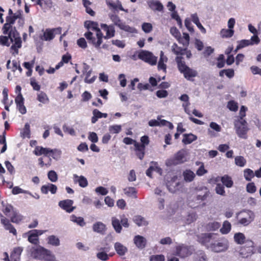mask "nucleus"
Here are the masks:
<instances>
[{
	"mask_svg": "<svg viewBox=\"0 0 261 261\" xmlns=\"http://www.w3.org/2000/svg\"><path fill=\"white\" fill-rule=\"evenodd\" d=\"M21 11H17L14 13V15L7 16L6 23L3 27V31L4 34H7L8 36H0V43L8 46L12 43L11 49L14 51L13 54H18V49L21 47V39L15 28L13 27L12 24L14 23L17 19L21 17Z\"/></svg>",
	"mask_w": 261,
	"mask_h": 261,
	"instance_id": "f257e3e1",
	"label": "nucleus"
},
{
	"mask_svg": "<svg viewBox=\"0 0 261 261\" xmlns=\"http://www.w3.org/2000/svg\"><path fill=\"white\" fill-rule=\"evenodd\" d=\"M218 236L216 233H203L198 236V241L213 252H225L229 248V242L226 238Z\"/></svg>",
	"mask_w": 261,
	"mask_h": 261,
	"instance_id": "f03ea898",
	"label": "nucleus"
},
{
	"mask_svg": "<svg viewBox=\"0 0 261 261\" xmlns=\"http://www.w3.org/2000/svg\"><path fill=\"white\" fill-rule=\"evenodd\" d=\"M182 59L183 58L180 56H177L175 58L177 67L180 73L184 74L185 78L190 81L191 78L197 76V72L187 66L185 62Z\"/></svg>",
	"mask_w": 261,
	"mask_h": 261,
	"instance_id": "7ed1b4c3",
	"label": "nucleus"
},
{
	"mask_svg": "<svg viewBox=\"0 0 261 261\" xmlns=\"http://www.w3.org/2000/svg\"><path fill=\"white\" fill-rule=\"evenodd\" d=\"M254 213L249 210H243L237 214V218L239 224L246 226L252 223L255 219Z\"/></svg>",
	"mask_w": 261,
	"mask_h": 261,
	"instance_id": "20e7f679",
	"label": "nucleus"
},
{
	"mask_svg": "<svg viewBox=\"0 0 261 261\" xmlns=\"http://www.w3.org/2000/svg\"><path fill=\"white\" fill-rule=\"evenodd\" d=\"M234 126L236 133L238 137L246 139L247 138V132L249 129L247 121L244 119L235 120Z\"/></svg>",
	"mask_w": 261,
	"mask_h": 261,
	"instance_id": "39448f33",
	"label": "nucleus"
},
{
	"mask_svg": "<svg viewBox=\"0 0 261 261\" xmlns=\"http://www.w3.org/2000/svg\"><path fill=\"white\" fill-rule=\"evenodd\" d=\"M254 248V242L247 239L245 245L240 248L239 254L243 258H247L255 253Z\"/></svg>",
	"mask_w": 261,
	"mask_h": 261,
	"instance_id": "423d86ee",
	"label": "nucleus"
},
{
	"mask_svg": "<svg viewBox=\"0 0 261 261\" xmlns=\"http://www.w3.org/2000/svg\"><path fill=\"white\" fill-rule=\"evenodd\" d=\"M96 38L93 36V33L90 31L85 33L84 36L88 40L89 43L92 44L97 50L100 48V45L102 42L103 34L101 31L96 33Z\"/></svg>",
	"mask_w": 261,
	"mask_h": 261,
	"instance_id": "0eeeda50",
	"label": "nucleus"
},
{
	"mask_svg": "<svg viewBox=\"0 0 261 261\" xmlns=\"http://www.w3.org/2000/svg\"><path fill=\"white\" fill-rule=\"evenodd\" d=\"M167 189L171 193H175L182 187V184L178 179L177 175H173L166 182Z\"/></svg>",
	"mask_w": 261,
	"mask_h": 261,
	"instance_id": "6e6552de",
	"label": "nucleus"
},
{
	"mask_svg": "<svg viewBox=\"0 0 261 261\" xmlns=\"http://www.w3.org/2000/svg\"><path fill=\"white\" fill-rule=\"evenodd\" d=\"M140 59L151 65H155L157 63V57L153 54L147 50H142L138 55Z\"/></svg>",
	"mask_w": 261,
	"mask_h": 261,
	"instance_id": "1a4fd4ad",
	"label": "nucleus"
},
{
	"mask_svg": "<svg viewBox=\"0 0 261 261\" xmlns=\"http://www.w3.org/2000/svg\"><path fill=\"white\" fill-rule=\"evenodd\" d=\"M111 249V246L109 245L108 244H106L105 246H97L96 250L98 251L96 254V257L98 259L106 261L109 259V256L107 252H109ZM113 254H110V256H112Z\"/></svg>",
	"mask_w": 261,
	"mask_h": 261,
	"instance_id": "9d476101",
	"label": "nucleus"
},
{
	"mask_svg": "<svg viewBox=\"0 0 261 261\" xmlns=\"http://www.w3.org/2000/svg\"><path fill=\"white\" fill-rule=\"evenodd\" d=\"M192 253V249L184 244H180L175 248V254L181 258H185L190 255Z\"/></svg>",
	"mask_w": 261,
	"mask_h": 261,
	"instance_id": "9b49d317",
	"label": "nucleus"
},
{
	"mask_svg": "<svg viewBox=\"0 0 261 261\" xmlns=\"http://www.w3.org/2000/svg\"><path fill=\"white\" fill-rule=\"evenodd\" d=\"M1 217V222L4 225L5 229L8 230L11 233H12L14 236L17 235V231L14 227L10 223L9 220L4 217L2 214L0 215Z\"/></svg>",
	"mask_w": 261,
	"mask_h": 261,
	"instance_id": "f8f14e48",
	"label": "nucleus"
},
{
	"mask_svg": "<svg viewBox=\"0 0 261 261\" xmlns=\"http://www.w3.org/2000/svg\"><path fill=\"white\" fill-rule=\"evenodd\" d=\"M73 201L70 199H66L60 201L59 202V206L68 213L72 212L75 207L73 206Z\"/></svg>",
	"mask_w": 261,
	"mask_h": 261,
	"instance_id": "ddd939ff",
	"label": "nucleus"
},
{
	"mask_svg": "<svg viewBox=\"0 0 261 261\" xmlns=\"http://www.w3.org/2000/svg\"><path fill=\"white\" fill-rule=\"evenodd\" d=\"M101 28L106 32V35L103 36V38L105 39H109L115 36V31L113 25H107L106 24L101 23L100 24Z\"/></svg>",
	"mask_w": 261,
	"mask_h": 261,
	"instance_id": "4468645a",
	"label": "nucleus"
},
{
	"mask_svg": "<svg viewBox=\"0 0 261 261\" xmlns=\"http://www.w3.org/2000/svg\"><path fill=\"white\" fill-rule=\"evenodd\" d=\"M101 28L106 32V35L103 36V38L105 39H109L115 36V31L113 25H107L106 24L101 23L100 24Z\"/></svg>",
	"mask_w": 261,
	"mask_h": 261,
	"instance_id": "2eb2a0df",
	"label": "nucleus"
},
{
	"mask_svg": "<svg viewBox=\"0 0 261 261\" xmlns=\"http://www.w3.org/2000/svg\"><path fill=\"white\" fill-rule=\"evenodd\" d=\"M133 241L136 246L139 249H143L146 246L147 240L142 236L137 235L135 236Z\"/></svg>",
	"mask_w": 261,
	"mask_h": 261,
	"instance_id": "dca6fc26",
	"label": "nucleus"
},
{
	"mask_svg": "<svg viewBox=\"0 0 261 261\" xmlns=\"http://www.w3.org/2000/svg\"><path fill=\"white\" fill-rule=\"evenodd\" d=\"M147 4L149 8L154 11L162 12L163 11L164 6L159 1L149 0L147 2Z\"/></svg>",
	"mask_w": 261,
	"mask_h": 261,
	"instance_id": "f3484780",
	"label": "nucleus"
},
{
	"mask_svg": "<svg viewBox=\"0 0 261 261\" xmlns=\"http://www.w3.org/2000/svg\"><path fill=\"white\" fill-rule=\"evenodd\" d=\"M17 108L21 114H24L27 112L25 107L24 106V98L22 95L17 96L15 99Z\"/></svg>",
	"mask_w": 261,
	"mask_h": 261,
	"instance_id": "a211bd4d",
	"label": "nucleus"
},
{
	"mask_svg": "<svg viewBox=\"0 0 261 261\" xmlns=\"http://www.w3.org/2000/svg\"><path fill=\"white\" fill-rule=\"evenodd\" d=\"M168 61L167 57L164 55V52L161 51L160 54V60L158 64L159 70H163L164 72L166 71L167 66L166 63Z\"/></svg>",
	"mask_w": 261,
	"mask_h": 261,
	"instance_id": "6ab92c4d",
	"label": "nucleus"
},
{
	"mask_svg": "<svg viewBox=\"0 0 261 261\" xmlns=\"http://www.w3.org/2000/svg\"><path fill=\"white\" fill-rule=\"evenodd\" d=\"M57 187L52 184H47V185H43L41 188V191L42 193L46 194L48 193V191L53 194L57 192Z\"/></svg>",
	"mask_w": 261,
	"mask_h": 261,
	"instance_id": "aec40b11",
	"label": "nucleus"
},
{
	"mask_svg": "<svg viewBox=\"0 0 261 261\" xmlns=\"http://www.w3.org/2000/svg\"><path fill=\"white\" fill-rule=\"evenodd\" d=\"M134 146L137 156L139 159L142 160L144 156L145 148L144 146H141V144L138 142L135 143Z\"/></svg>",
	"mask_w": 261,
	"mask_h": 261,
	"instance_id": "412c9836",
	"label": "nucleus"
},
{
	"mask_svg": "<svg viewBox=\"0 0 261 261\" xmlns=\"http://www.w3.org/2000/svg\"><path fill=\"white\" fill-rule=\"evenodd\" d=\"M114 249L120 256L124 255L128 250L126 247L119 242H116L114 244Z\"/></svg>",
	"mask_w": 261,
	"mask_h": 261,
	"instance_id": "4be33fe9",
	"label": "nucleus"
},
{
	"mask_svg": "<svg viewBox=\"0 0 261 261\" xmlns=\"http://www.w3.org/2000/svg\"><path fill=\"white\" fill-rule=\"evenodd\" d=\"M51 149L49 148H44L41 146H37L36 147L34 153L36 155H41L44 154L45 155H47L48 154H50L51 153Z\"/></svg>",
	"mask_w": 261,
	"mask_h": 261,
	"instance_id": "5701e85b",
	"label": "nucleus"
},
{
	"mask_svg": "<svg viewBox=\"0 0 261 261\" xmlns=\"http://www.w3.org/2000/svg\"><path fill=\"white\" fill-rule=\"evenodd\" d=\"M220 226V223L215 221H211L205 225V228L208 231H214L218 230Z\"/></svg>",
	"mask_w": 261,
	"mask_h": 261,
	"instance_id": "b1692460",
	"label": "nucleus"
},
{
	"mask_svg": "<svg viewBox=\"0 0 261 261\" xmlns=\"http://www.w3.org/2000/svg\"><path fill=\"white\" fill-rule=\"evenodd\" d=\"M182 176L186 182H190L194 180L196 175L192 170L187 169L183 172Z\"/></svg>",
	"mask_w": 261,
	"mask_h": 261,
	"instance_id": "393cba45",
	"label": "nucleus"
},
{
	"mask_svg": "<svg viewBox=\"0 0 261 261\" xmlns=\"http://www.w3.org/2000/svg\"><path fill=\"white\" fill-rule=\"evenodd\" d=\"M73 180L75 183H79L80 187L85 188L88 185L87 179L83 176H78L76 174L73 175Z\"/></svg>",
	"mask_w": 261,
	"mask_h": 261,
	"instance_id": "a878e982",
	"label": "nucleus"
},
{
	"mask_svg": "<svg viewBox=\"0 0 261 261\" xmlns=\"http://www.w3.org/2000/svg\"><path fill=\"white\" fill-rule=\"evenodd\" d=\"M36 251L37 253L40 254V256H36L35 257L38 259L44 258L45 259H47L46 256H50V251L43 248L41 247H39L36 249Z\"/></svg>",
	"mask_w": 261,
	"mask_h": 261,
	"instance_id": "bb28decb",
	"label": "nucleus"
},
{
	"mask_svg": "<svg viewBox=\"0 0 261 261\" xmlns=\"http://www.w3.org/2000/svg\"><path fill=\"white\" fill-rule=\"evenodd\" d=\"M92 114L93 116L91 118V122L93 124L96 123L98 119L102 117L107 118L108 116V114L107 113H102L97 109H94L92 112Z\"/></svg>",
	"mask_w": 261,
	"mask_h": 261,
	"instance_id": "cd10ccee",
	"label": "nucleus"
},
{
	"mask_svg": "<svg viewBox=\"0 0 261 261\" xmlns=\"http://www.w3.org/2000/svg\"><path fill=\"white\" fill-rule=\"evenodd\" d=\"M187 152L185 150H179L175 156L176 163H182L187 161Z\"/></svg>",
	"mask_w": 261,
	"mask_h": 261,
	"instance_id": "c85d7f7f",
	"label": "nucleus"
},
{
	"mask_svg": "<svg viewBox=\"0 0 261 261\" xmlns=\"http://www.w3.org/2000/svg\"><path fill=\"white\" fill-rule=\"evenodd\" d=\"M234 242L239 245H242L245 244L246 242V237L242 232H237L234 234L233 237Z\"/></svg>",
	"mask_w": 261,
	"mask_h": 261,
	"instance_id": "c756f323",
	"label": "nucleus"
},
{
	"mask_svg": "<svg viewBox=\"0 0 261 261\" xmlns=\"http://www.w3.org/2000/svg\"><path fill=\"white\" fill-rule=\"evenodd\" d=\"M92 228L94 231L102 234L106 230V225L101 222H97L93 225Z\"/></svg>",
	"mask_w": 261,
	"mask_h": 261,
	"instance_id": "7c9ffc66",
	"label": "nucleus"
},
{
	"mask_svg": "<svg viewBox=\"0 0 261 261\" xmlns=\"http://www.w3.org/2000/svg\"><path fill=\"white\" fill-rule=\"evenodd\" d=\"M112 226L117 233H120L122 230V226L119 219L115 217L112 218Z\"/></svg>",
	"mask_w": 261,
	"mask_h": 261,
	"instance_id": "2f4dec72",
	"label": "nucleus"
},
{
	"mask_svg": "<svg viewBox=\"0 0 261 261\" xmlns=\"http://www.w3.org/2000/svg\"><path fill=\"white\" fill-rule=\"evenodd\" d=\"M85 26L88 30L90 29L92 31H96V33L101 31L98 28V24L97 22L91 21H87L85 22Z\"/></svg>",
	"mask_w": 261,
	"mask_h": 261,
	"instance_id": "473e14b6",
	"label": "nucleus"
},
{
	"mask_svg": "<svg viewBox=\"0 0 261 261\" xmlns=\"http://www.w3.org/2000/svg\"><path fill=\"white\" fill-rule=\"evenodd\" d=\"M197 139V137L193 134H184V138L182 139V142L185 144H189L191 143L193 141L196 140Z\"/></svg>",
	"mask_w": 261,
	"mask_h": 261,
	"instance_id": "72a5a7b5",
	"label": "nucleus"
},
{
	"mask_svg": "<svg viewBox=\"0 0 261 261\" xmlns=\"http://www.w3.org/2000/svg\"><path fill=\"white\" fill-rule=\"evenodd\" d=\"M221 181L224 186L228 188H231L233 184L231 177L227 175H225L221 177Z\"/></svg>",
	"mask_w": 261,
	"mask_h": 261,
	"instance_id": "f704fd0d",
	"label": "nucleus"
},
{
	"mask_svg": "<svg viewBox=\"0 0 261 261\" xmlns=\"http://www.w3.org/2000/svg\"><path fill=\"white\" fill-rule=\"evenodd\" d=\"M54 37L55 35L53 31L51 30L46 29L41 39L45 41H49L52 40Z\"/></svg>",
	"mask_w": 261,
	"mask_h": 261,
	"instance_id": "c9c22d12",
	"label": "nucleus"
},
{
	"mask_svg": "<svg viewBox=\"0 0 261 261\" xmlns=\"http://www.w3.org/2000/svg\"><path fill=\"white\" fill-rule=\"evenodd\" d=\"M231 228V225L230 222L228 221H225L222 225V228H220V232L221 233L223 234H226L228 233Z\"/></svg>",
	"mask_w": 261,
	"mask_h": 261,
	"instance_id": "e433bc0d",
	"label": "nucleus"
},
{
	"mask_svg": "<svg viewBox=\"0 0 261 261\" xmlns=\"http://www.w3.org/2000/svg\"><path fill=\"white\" fill-rule=\"evenodd\" d=\"M243 175L245 179L247 181H251L254 177V173L253 170L250 169H246L243 171Z\"/></svg>",
	"mask_w": 261,
	"mask_h": 261,
	"instance_id": "4c0bfd02",
	"label": "nucleus"
},
{
	"mask_svg": "<svg viewBox=\"0 0 261 261\" xmlns=\"http://www.w3.org/2000/svg\"><path fill=\"white\" fill-rule=\"evenodd\" d=\"M22 251V248L21 247H17L14 248L11 254V258L12 259H14L15 261H16L17 259H19Z\"/></svg>",
	"mask_w": 261,
	"mask_h": 261,
	"instance_id": "58836bf2",
	"label": "nucleus"
},
{
	"mask_svg": "<svg viewBox=\"0 0 261 261\" xmlns=\"http://www.w3.org/2000/svg\"><path fill=\"white\" fill-rule=\"evenodd\" d=\"M37 100L42 103H47L49 102V98L45 93L41 91L37 94Z\"/></svg>",
	"mask_w": 261,
	"mask_h": 261,
	"instance_id": "ea45409f",
	"label": "nucleus"
},
{
	"mask_svg": "<svg viewBox=\"0 0 261 261\" xmlns=\"http://www.w3.org/2000/svg\"><path fill=\"white\" fill-rule=\"evenodd\" d=\"M194 258L196 261H207V258L205 253L201 250L197 251L194 255Z\"/></svg>",
	"mask_w": 261,
	"mask_h": 261,
	"instance_id": "a19ab883",
	"label": "nucleus"
},
{
	"mask_svg": "<svg viewBox=\"0 0 261 261\" xmlns=\"http://www.w3.org/2000/svg\"><path fill=\"white\" fill-rule=\"evenodd\" d=\"M197 218V215L196 213H189L185 218V221L187 224H189L196 221Z\"/></svg>",
	"mask_w": 261,
	"mask_h": 261,
	"instance_id": "79ce46f5",
	"label": "nucleus"
},
{
	"mask_svg": "<svg viewBox=\"0 0 261 261\" xmlns=\"http://www.w3.org/2000/svg\"><path fill=\"white\" fill-rule=\"evenodd\" d=\"M124 193L125 195L129 197L136 198L137 191L134 187H127L123 189Z\"/></svg>",
	"mask_w": 261,
	"mask_h": 261,
	"instance_id": "37998d69",
	"label": "nucleus"
},
{
	"mask_svg": "<svg viewBox=\"0 0 261 261\" xmlns=\"http://www.w3.org/2000/svg\"><path fill=\"white\" fill-rule=\"evenodd\" d=\"M172 51L176 55H184L186 51V48H181L178 47L177 44L174 43L172 46Z\"/></svg>",
	"mask_w": 261,
	"mask_h": 261,
	"instance_id": "c03bdc74",
	"label": "nucleus"
},
{
	"mask_svg": "<svg viewBox=\"0 0 261 261\" xmlns=\"http://www.w3.org/2000/svg\"><path fill=\"white\" fill-rule=\"evenodd\" d=\"M48 243L54 246H59L60 244L59 239L54 235L48 237Z\"/></svg>",
	"mask_w": 261,
	"mask_h": 261,
	"instance_id": "a18cd8bd",
	"label": "nucleus"
},
{
	"mask_svg": "<svg viewBox=\"0 0 261 261\" xmlns=\"http://www.w3.org/2000/svg\"><path fill=\"white\" fill-rule=\"evenodd\" d=\"M70 220L74 223H76L80 226H83L85 225L83 218L81 217H77L74 215H72L70 216Z\"/></svg>",
	"mask_w": 261,
	"mask_h": 261,
	"instance_id": "49530a36",
	"label": "nucleus"
},
{
	"mask_svg": "<svg viewBox=\"0 0 261 261\" xmlns=\"http://www.w3.org/2000/svg\"><path fill=\"white\" fill-rule=\"evenodd\" d=\"M234 31L233 29H222L220 35L223 38H230L233 35Z\"/></svg>",
	"mask_w": 261,
	"mask_h": 261,
	"instance_id": "de8ad7c7",
	"label": "nucleus"
},
{
	"mask_svg": "<svg viewBox=\"0 0 261 261\" xmlns=\"http://www.w3.org/2000/svg\"><path fill=\"white\" fill-rule=\"evenodd\" d=\"M22 220V216L17 212L13 211L12 216L11 217V221L13 223H18Z\"/></svg>",
	"mask_w": 261,
	"mask_h": 261,
	"instance_id": "09e8293b",
	"label": "nucleus"
},
{
	"mask_svg": "<svg viewBox=\"0 0 261 261\" xmlns=\"http://www.w3.org/2000/svg\"><path fill=\"white\" fill-rule=\"evenodd\" d=\"M235 164L237 166L243 167L246 164V160L242 156H237L234 159Z\"/></svg>",
	"mask_w": 261,
	"mask_h": 261,
	"instance_id": "8fccbe9b",
	"label": "nucleus"
},
{
	"mask_svg": "<svg viewBox=\"0 0 261 261\" xmlns=\"http://www.w3.org/2000/svg\"><path fill=\"white\" fill-rule=\"evenodd\" d=\"M134 220L136 224L139 226L146 225L147 224L145 219L140 216H135Z\"/></svg>",
	"mask_w": 261,
	"mask_h": 261,
	"instance_id": "3c124183",
	"label": "nucleus"
},
{
	"mask_svg": "<svg viewBox=\"0 0 261 261\" xmlns=\"http://www.w3.org/2000/svg\"><path fill=\"white\" fill-rule=\"evenodd\" d=\"M119 28L121 30H124L126 32L130 33H136V30L135 28L130 27L129 25L125 24L123 22L120 25Z\"/></svg>",
	"mask_w": 261,
	"mask_h": 261,
	"instance_id": "603ef678",
	"label": "nucleus"
},
{
	"mask_svg": "<svg viewBox=\"0 0 261 261\" xmlns=\"http://www.w3.org/2000/svg\"><path fill=\"white\" fill-rule=\"evenodd\" d=\"M50 154H51L50 155L52 158L57 161L60 159L62 151L58 149H51Z\"/></svg>",
	"mask_w": 261,
	"mask_h": 261,
	"instance_id": "864d4df0",
	"label": "nucleus"
},
{
	"mask_svg": "<svg viewBox=\"0 0 261 261\" xmlns=\"http://www.w3.org/2000/svg\"><path fill=\"white\" fill-rule=\"evenodd\" d=\"M109 130L111 133L118 134L121 130L120 125H113L109 127Z\"/></svg>",
	"mask_w": 261,
	"mask_h": 261,
	"instance_id": "5fc2aeb1",
	"label": "nucleus"
},
{
	"mask_svg": "<svg viewBox=\"0 0 261 261\" xmlns=\"http://www.w3.org/2000/svg\"><path fill=\"white\" fill-rule=\"evenodd\" d=\"M110 18L112 22H113L119 28L120 27V25L123 23L120 20L119 16L116 14H111L110 15Z\"/></svg>",
	"mask_w": 261,
	"mask_h": 261,
	"instance_id": "6e6d98bb",
	"label": "nucleus"
},
{
	"mask_svg": "<svg viewBox=\"0 0 261 261\" xmlns=\"http://www.w3.org/2000/svg\"><path fill=\"white\" fill-rule=\"evenodd\" d=\"M92 72V70H89V71L85 73L86 77L85 79V82L88 84L93 83L96 79V76L94 75L91 79H89V76L91 75Z\"/></svg>",
	"mask_w": 261,
	"mask_h": 261,
	"instance_id": "4d7b16f0",
	"label": "nucleus"
},
{
	"mask_svg": "<svg viewBox=\"0 0 261 261\" xmlns=\"http://www.w3.org/2000/svg\"><path fill=\"white\" fill-rule=\"evenodd\" d=\"M47 176L48 179L51 182H56L58 180V175L57 173L54 170L49 171L48 172Z\"/></svg>",
	"mask_w": 261,
	"mask_h": 261,
	"instance_id": "13d9d810",
	"label": "nucleus"
},
{
	"mask_svg": "<svg viewBox=\"0 0 261 261\" xmlns=\"http://www.w3.org/2000/svg\"><path fill=\"white\" fill-rule=\"evenodd\" d=\"M150 261H165V258L163 254L152 255L149 257Z\"/></svg>",
	"mask_w": 261,
	"mask_h": 261,
	"instance_id": "bf43d9fd",
	"label": "nucleus"
},
{
	"mask_svg": "<svg viewBox=\"0 0 261 261\" xmlns=\"http://www.w3.org/2000/svg\"><path fill=\"white\" fill-rule=\"evenodd\" d=\"M21 133L23 138L30 137V126L28 123L25 124L23 132Z\"/></svg>",
	"mask_w": 261,
	"mask_h": 261,
	"instance_id": "052dcab7",
	"label": "nucleus"
},
{
	"mask_svg": "<svg viewBox=\"0 0 261 261\" xmlns=\"http://www.w3.org/2000/svg\"><path fill=\"white\" fill-rule=\"evenodd\" d=\"M142 29L146 33H149L152 30V25L151 23L144 22L142 24Z\"/></svg>",
	"mask_w": 261,
	"mask_h": 261,
	"instance_id": "680f3d73",
	"label": "nucleus"
},
{
	"mask_svg": "<svg viewBox=\"0 0 261 261\" xmlns=\"http://www.w3.org/2000/svg\"><path fill=\"white\" fill-rule=\"evenodd\" d=\"M246 191L249 193H254L256 191V187L254 182H249L247 185Z\"/></svg>",
	"mask_w": 261,
	"mask_h": 261,
	"instance_id": "e2e57ef3",
	"label": "nucleus"
},
{
	"mask_svg": "<svg viewBox=\"0 0 261 261\" xmlns=\"http://www.w3.org/2000/svg\"><path fill=\"white\" fill-rule=\"evenodd\" d=\"M12 192L13 194H18L19 193H25L31 194V193L28 191L23 190L18 187H15L13 188Z\"/></svg>",
	"mask_w": 261,
	"mask_h": 261,
	"instance_id": "0e129e2a",
	"label": "nucleus"
},
{
	"mask_svg": "<svg viewBox=\"0 0 261 261\" xmlns=\"http://www.w3.org/2000/svg\"><path fill=\"white\" fill-rule=\"evenodd\" d=\"M251 41H249V40H242L239 42V44L237 46V49H241L248 45H251Z\"/></svg>",
	"mask_w": 261,
	"mask_h": 261,
	"instance_id": "69168bd1",
	"label": "nucleus"
},
{
	"mask_svg": "<svg viewBox=\"0 0 261 261\" xmlns=\"http://www.w3.org/2000/svg\"><path fill=\"white\" fill-rule=\"evenodd\" d=\"M227 107L232 111H237L238 109V103L232 100L228 102Z\"/></svg>",
	"mask_w": 261,
	"mask_h": 261,
	"instance_id": "338daca9",
	"label": "nucleus"
},
{
	"mask_svg": "<svg viewBox=\"0 0 261 261\" xmlns=\"http://www.w3.org/2000/svg\"><path fill=\"white\" fill-rule=\"evenodd\" d=\"M216 192L217 194L221 195H224L225 194V190L224 188L223 185H222L220 184H218L217 185L216 188H215Z\"/></svg>",
	"mask_w": 261,
	"mask_h": 261,
	"instance_id": "774afa93",
	"label": "nucleus"
}]
</instances>
